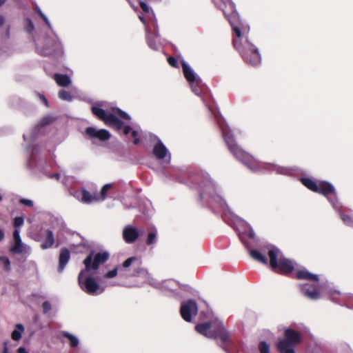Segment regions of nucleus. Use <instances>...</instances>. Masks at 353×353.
Returning a JSON list of instances; mask_svg holds the SVG:
<instances>
[{
  "label": "nucleus",
  "instance_id": "1",
  "mask_svg": "<svg viewBox=\"0 0 353 353\" xmlns=\"http://www.w3.org/2000/svg\"><path fill=\"white\" fill-rule=\"evenodd\" d=\"M195 330L208 338L219 339L221 341V347L224 350L230 339V333L223 323L220 321H214L199 323L195 326Z\"/></svg>",
  "mask_w": 353,
  "mask_h": 353
},
{
  "label": "nucleus",
  "instance_id": "2",
  "mask_svg": "<svg viewBox=\"0 0 353 353\" xmlns=\"http://www.w3.org/2000/svg\"><path fill=\"white\" fill-rule=\"evenodd\" d=\"M223 139L228 150L237 160L252 171L256 172L259 170L260 165L258 161L236 143L233 134L230 132H224Z\"/></svg>",
  "mask_w": 353,
  "mask_h": 353
},
{
  "label": "nucleus",
  "instance_id": "3",
  "mask_svg": "<svg viewBox=\"0 0 353 353\" xmlns=\"http://www.w3.org/2000/svg\"><path fill=\"white\" fill-rule=\"evenodd\" d=\"M268 254L270 258V266L274 272L289 276L295 270V262L285 257L276 247L270 246Z\"/></svg>",
  "mask_w": 353,
  "mask_h": 353
},
{
  "label": "nucleus",
  "instance_id": "4",
  "mask_svg": "<svg viewBox=\"0 0 353 353\" xmlns=\"http://www.w3.org/2000/svg\"><path fill=\"white\" fill-rule=\"evenodd\" d=\"M243 35L235 37L232 39L234 48L240 53L242 59L248 64L257 65L261 63V55L258 49L245 37L243 42Z\"/></svg>",
  "mask_w": 353,
  "mask_h": 353
},
{
  "label": "nucleus",
  "instance_id": "5",
  "mask_svg": "<svg viewBox=\"0 0 353 353\" xmlns=\"http://www.w3.org/2000/svg\"><path fill=\"white\" fill-rule=\"evenodd\" d=\"M213 1L215 6L223 12L225 17L232 26L234 34L236 37H240L241 22L234 3L231 0H213Z\"/></svg>",
  "mask_w": 353,
  "mask_h": 353
},
{
  "label": "nucleus",
  "instance_id": "6",
  "mask_svg": "<svg viewBox=\"0 0 353 353\" xmlns=\"http://www.w3.org/2000/svg\"><path fill=\"white\" fill-rule=\"evenodd\" d=\"M302 342V336L299 331L287 328L284 331V338L278 341L276 344L280 353H295L294 347Z\"/></svg>",
  "mask_w": 353,
  "mask_h": 353
},
{
  "label": "nucleus",
  "instance_id": "7",
  "mask_svg": "<svg viewBox=\"0 0 353 353\" xmlns=\"http://www.w3.org/2000/svg\"><path fill=\"white\" fill-rule=\"evenodd\" d=\"M91 112L96 117L103 121L105 124L114 128L117 130H120L123 128V122L118 119L114 114L106 113L99 106H92Z\"/></svg>",
  "mask_w": 353,
  "mask_h": 353
},
{
  "label": "nucleus",
  "instance_id": "8",
  "mask_svg": "<svg viewBox=\"0 0 353 353\" xmlns=\"http://www.w3.org/2000/svg\"><path fill=\"white\" fill-rule=\"evenodd\" d=\"M87 272L85 269L80 272L78 276V283L83 292L90 295H94L100 286L93 277L90 276H85Z\"/></svg>",
  "mask_w": 353,
  "mask_h": 353
},
{
  "label": "nucleus",
  "instance_id": "9",
  "mask_svg": "<svg viewBox=\"0 0 353 353\" xmlns=\"http://www.w3.org/2000/svg\"><path fill=\"white\" fill-rule=\"evenodd\" d=\"M109 257L110 254L106 251L98 252L94 257L93 252H91L83 262L85 265V270L90 271L91 270H98L99 265L105 263Z\"/></svg>",
  "mask_w": 353,
  "mask_h": 353
},
{
  "label": "nucleus",
  "instance_id": "10",
  "mask_svg": "<svg viewBox=\"0 0 353 353\" xmlns=\"http://www.w3.org/2000/svg\"><path fill=\"white\" fill-rule=\"evenodd\" d=\"M181 66L183 75L190 83L193 92L196 95H199L202 92L201 80L196 76L194 71L186 62L182 61Z\"/></svg>",
  "mask_w": 353,
  "mask_h": 353
},
{
  "label": "nucleus",
  "instance_id": "11",
  "mask_svg": "<svg viewBox=\"0 0 353 353\" xmlns=\"http://www.w3.org/2000/svg\"><path fill=\"white\" fill-rule=\"evenodd\" d=\"M198 312L197 304L194 300H188L187 302L182 303L180 308V314L181 317L187 322L192 321V315H196Z\"/></svg>",
  "mask_w": 353,
  "mask_h": 353
},
{
  "label": "nucleus",
  "instance_id": "12",
  "mask_svg": "<svg viewBox=\"0 0 353 353\" xmlns=\"http://www.w3.org/2000/svg\"><path fill=\"white\" fill-rule=\"evenodd\" d=\"M85 132L90 139H98L101 141H107L110 138V132L105 129L97 130L94 127H88Z\"/></svg>",
  "mask_w": 353,
  "mask_h": 353
},
{
  "label": "nucleus",
  "instance_id": "13",
  "mask_svg": "<svg viewBox=\"0 0 353 353\" xmlns=\"http://www.w3.org/2000/svg\"><path fill=\"white\" fill-rule=\"evenodd\" d=\"M301 292L305 296L312 300L319 299L321 296L319 287L317 285H303Z\"/></svg>",
  "mask_w": 353,
  "mask_h": 353
},
{
  "label": "nucleus",
  "instance_id": "14",
  "mask_svg": "<svg viewBox=\"0 0 353 353\" xmlns=\"http://www.w3.org/2000/svg\"><path fill=\"white\" fill-rule=\"evenodd\" d=\"M139 236V233L136 228L128 225L123 228V238L127 243H134Z\"/></svg>",
  "mask_w": 353,
  "mask_h": 353
},
{
  "label": "nucleus",
  "instance_id": "15",
  "mask_svg": "<svg viewBox=\"0 0 353 353\" xmlns=\"http://www.w3.org/2000/svg\"><path fill=\"white\" fill-rule=\"evenodd\" d=\"M206 195L209 196L212 201H222V199L219 196L215 195L214 186L210 183H207L205 185L204 190L199 192V200L202 201Z\"/></svg>",
  "mask_w": 353,
  "mask_h": 353
},
{
  "label": "nucleus",
  "instance_id": "16",
  "mask_svg": "<svg viewBox=\"0 0 353 353\" xmlns=\"http://www.w3.org/2000/svg\"><path fill=\"white\" fill-rule=\"evenodd\" d=\"M41 236L43 238V242L41 244L42 250H46L51 247L54 243V237L52 231L50 230H45L41 232Z\"/></svg>",
  "mask_w": 353,
  "mask_h": 353
},
{
  "label": "nucleus",
  "instance_id": "17",
  "mask_svg": "<svg viewBox=\"0 0 353 353\" xmlns=\"http://www.w3.org/2000/svg\"><path fill=\"white\" fill-rule=\"evenodd\" d=\"M70 252L66 248H61L59 256V266L58 271L59 272H63L67 263L70 261Z\"/></svg>",
  "mask_w": 353,
  "mask_h": 353
},
{
  "label": "nucleus",
  "instance_id": "18",
  "mask_svg": "<svg viewBox=\"0 0 353 353\" xmlns=\"http://www.w3.org/2000/svg\"><path fill=\"white\" fill-rule=\"evenodd\" d=\"M315 192L327 196L329 194H334L335 192V190L330 183L327 181H320L317 183V190L315 191Z\"/></svg>",
  "mask_w": 353,
  "mask_h": 353
},
{
  "label": "nucleus",
  "instance_id": "19",
  "mask_svg": "<svg viewBox=\"0 0 353 353\" xmlns=\"http://www.w3.org/2000/svg\"><path fill=\"white\" fill-rule=\"evenodd\" d=\"M153 154L157 159H163L168 153V150L161 140H158L153 148Z\"/></svg>",
  "mask_w": 353,
  "mask_h": 353
},
{
  "label": "nucleus",
  "instance_id": "20",
  "mask_svg": "<svg viewBox=\"0 0 353 353\" xmlns=\"http://www.w3.org/2000/svg\"><path fill=\"white\" fill-rule=\"evenodd\" d=\"M296 278L299 280H307L316 282L319 281V278L317 274H312L307 270H299L296 272Z\"/></svg>",
  "mask_w": 353,
  "mask_h": 353
},
{
  "label": "nucleus",
  "instance_id": "21",
  "mask_svg": "<svg viewBox=\"0 0 353 353\" xmlns=\"http://www.w3.org/2000/svg\"><path fill=\"white\" fill-rule=\"evenodd\" d=\"M249 254L250 256L255 260L262 264L268 265V260L267 257L263 254L261 252L257 250H250Z\"/></svg>",
  "mask_w": 353,
  "mask_h": 353
},
{
  "label": "nucleus",
  "instance_id": "22",
  "mask_svg": "<svg viewBox=\"0 0 353 353\" xmlns=\"http://www.w3.org/2000/svg\"><path fill=\"white\" fill-rule=\"evenodd\" d=\"M54 79L59 86L67 87L71 83V80L67 74H55Z\"/></svg>",
  "mask_w": 353,
  "mask_h": 353
},
{
  "label": "nucleus",
  "instance_id": "23",
  "mask_svg": "<svg viewBox=\"0 0 353 353\" xmlns=\"http://www.w3.org/2000/svg\"><path fill=\"white\" fill-rule=\"evenodd\" d=\"M81 201L83 203H90L92 202H96L99 201L97 195L95 194H91L86 190H81Z\"/></svg>",
  "mask_w": 353,
  "mask_h": 353
},
{
  "label": "nucleus",
  "instance_id": "24",
  "mask_svg": "<svg viewBox=\"0 0 353 353\" xmlns=\"http://www.w3.org/2000/svg\"><path fill=\"white\" fill-rule=\"evenodd\" d=\"M24 332V327L22 324H17L15 329L12 332L11 337L14 341H19L21 338L22 333Z\"/></svg>",
  "mask_w": 353,
  "mask_h": 353
},
{
  "label": "nucleus",
  "instance_id": "25",
  "mask_svg": "<svg viewBox=\"0 0 353 353\" xmlns=\"http://www.w3.org/2000/svg\"><path fill=\"white\" fill-rule=\"evenodd\" d=\"M301 181L310 190L314 192L317 190V183L313 179L310 178H302Z\"/></svg>",
  "mask_w": 353,
  "mask_h": 353
},
{
  "label": "nucleus",
  "instance_id": "26",
  "mask_svg": "<svg viewBox=\"0 0 353 353\" xmlns=\"http://www.w3.org/2000/svg\"><path fill=\"white\" fill-rule=\"evenodd\" d=\"M61 335L70 341V344L72 347H76L78 346L79 340L77 337L65 331H63L61 332Z\"/></svg>",
  "mask_w": 353,
  "mask_h": 353
},
{
  "label": "nucleus",
  "instance_id": "27",
  "mask_svg": "<svg viewBox=\"0 0 353 353\" xmlns=\"http://www.w3.org/2000/svg\"><path fill=\"white\" fill-rule=\"evenodd\" d=\"M14 245L11 248V251L13 253L21 254L23 252V245L22 243L21 240L19 241H15Z\"/></svg>",
  "mask_w": 353,
  "mask_h": 353
},
{
  "label": "nucleus",
  "instance_id": "28",
  "mask_svg": "<svg viewBox=\"0 0 353 353\" xmlns=\"http://www.w3.org/2000/svg\"><path fill=\"white\" fill-rule=\"evenodd\" d=\"M59 97L68 101H70L72 99V96L70 92L65 90H61L59 92Z\"/></svg>",
  "mask_w": 353,
  "mask_h": 353
},
{
  "label": "nucleus",
  "instance_id": "29",
  "mask_svg": "<svg viewBox=\"0 0 353 353\" xmlns=\"http://www.w3.org/2000/svg\"><path fill=\"white\" fill-rule=\"evenodd\" d=\"M157 232L156 230L148 233L147 239H146V244L150 245H152L154 243H155V241L157 240Z\"/></svg>",
  "mask_w": 353,
  "mask_h": 353
},
{
  "label": "nucleus",
  "instance_id": "30",
  "mask_svg": "<svg viewBox=\"0 0 353 353\" xmlns=\"http://www.w3.org/2000/svg\"><path fill=\"white\" fill-rule=\"evenodd\" d=\"M113 112L115 114L119 116L120 117H121L123 119H125L128 121L131 119L130 115H128L126 112H123V110H121L119 108L114 109Z\"/></svg>",
  "mask_w": 353,
  "mask_h": 353
},
{
  "label": "nucleus",
  "instance_id": "31",
  "mask_svg": "<svg viewBox=\"0 0 353 353\" xmlns=\"http://www.w3.org/2000/svg\"><path fill=\"white\" fill-rule=\"evenodd\" d=\"M259 349L260 353H269L270 352V346L265 341L260 342L259 345Z\"/></svg>",
  "mask_w": 353,
  "mask_h": 353
},
{
  "label": "nucleus",
  "instance_id": "32",
  "mask_svg": "<svg viewBox=\"0 0 353 353\" xmlns=\"http://www.w3.org/2000/svg\"><path fill=\"white\" fill-rule=\"evenodd\" d=\"M23 223L24 219L23 216H17L13 220V226L15 229H18V228L23 225Z\"/></svg>",
  "mask_w": 353,
  "mask_h": 353
},
{
  "label": "nucleus",
  "instance_id": "33",
  "mask_svg": "<svg viewBox=\"0 0 353 353\" xmlns=\"http://www.w3.org/2000/svg\"><path fill=\"white\" fill-rule=\"evenodd\" d=\"M139 261L138 258L135 256H132L128 259H127L123 263V268H128L130 267L134 262Z\"/></svg>",
  "mask_w": 353,
  "mask_h": 353
},
{
  "label": "nucleus",
  "instance_id": "34",
  "mask_svg": "<svg viewBox=\"0 0 353 353\" xmlns=\"http://www.w3.org/2000/svg\"><path fill=\"white\" fill-rule=\"evenodd\" d=\"M139 4L141 8V10L145 12L149 13L150 11H152L150 7L145 2L144 0H138Z\"/></svg>",
  "mask_w": 353,
  "mask_h": 353
},
{
  "label": "nucleus",
  "instance_id": "35",
  "mask_svg": "<svg viewBox=\"0 0 353 353\" xmlns=\"http://www.w3.org/2000/svg\"><path fill=\"white\" fill-rule=\"evenodd\" d=\"M111 188H112V185L109 184V183L105 184L102 187V188L101 190V192H100L101 197L102 200H103L105 198L107 192L109 190H110Z\"/></svg>",
  "mask_w": 353,
  "mask_h": 353
},
{
  "label": "nucleus",
  "instance_id": "36",
  "mask_svg": "<svg viewBox=\"0 0 353 353\" xmlns=\"http://www.w3.org/2000/svg\"><path fill=\"white\" fill-rule=\"evenodd\" d=\"M0 261L3 264V268L6 271H9L10 270V262L8 257L6 256H0Z\"/></svg>",
  "mask_w": 353,
  "mask_h": 353
},
{
  "label": "nucleus",
  "instance_id": "37",
  "mask_svg": "<svg viewBox=\"0 0 353 353\" xmlns=\"http://www.w3.org/2000/svg\"><path fill=\"white\" fill-rule=\"evenodd\" d=\"M147 270L143 268L138 267L134 270L133 274H132L134 276H138L140 275H145L147 274Z\"/></svg>",
  "mask_w": 353,
  "mask_h": 353
},
{
  "label": "nucleus",
  "instance_id": "38",
  "mask_svg": "<svg viewBox=\"0 0 353 353\" xmlns=\"http://www.w3.org/2000/svg\"><path fill=\"white\" fill-rule=\"evenodd\" d=\"M341 218L343 220V221L347 225H350L353 223V220L352 217L347 214H341Z\"/></svg>",
  "mask_w": 353,
  "mask_h": 353
},
{
  "label": "nucleus",
  "instance_id": "39",
  "mask_svg": "<svg viewBox=\"0 0 353 353\" xmlns=\"http://www.w3.org/2000/svg\"><path fill=\"white\" fill-rule=\"evenodd\" d=\"M37 12L38 15L43 19L45 23L48 26V27L51 28V24L50 21H48L46 16L41 12V10L39 9L38 10H37Z\"/></svg>",
  "mask_w": 353,
  "mask_h": 353
},
{
  "label": "nucleus",
  "instance_id": "40",
  "mask_svg": "<svg viewBox=\"0 0 353 353\" xmlns=\"http://www.w3.org/2000/svg\"><path fill=\"white\" fill-rule=\"evenodd\" d=\"M37 12L38 15L43 19L45 23L48 26V27L51 28V24L50 21H48L46 16L41 12V10L39 9L38 10H37Z\"/></svg>",
  "mask_w": 353,
  "mask_h": 353
},
{
  "label": "nucleus",
  "instance_id": "41",
  "mask_svg": "<svg viewBox=\"0 0 353 353\" xmlns=\"http://www.w3.org/2000/svg\"><path fill=\"white\" fill-rule=\"evenodd\" d=\"M42 309L43 314H47L52 309L50 303L48 301H44L42 304Z\"/></svg>",
  "mask_w": 353,
  "mask_h": 353
},
{
  "label": "nucleus",
  "instance_id": "42",
  "mask_svg": "<svg viewBox=\"0 0 353 353\" xmlns=\"http://www.w3.org/2000/svg\"><path fill=\"white\" fill-rule=\"evenodd\" d=\"M117 272H118V268L117 267V268H114L113 270L108 272L105 274V277L108 278V279L113 278L117 275Z\"/></svg>",
  "mask_w": 353,
  "mask_h": 353
},
{
  "label": "nucleus",
  "instance_id": "43",
  "mask_svg": "<svg viewBox=\"0 0 353 353\" xmlns=\"http://www.w3.org/2000/svg\"><path fill=\"white\" fill-rule=\"evenodd\" d=\"M27 22H28V23H27V26L26 27V30L28 33H30V32H32L34 30V24H33L32 21L30 19H27Z\"/></svg>",
  "mask_w": 353,
  "mask_h": 353
},
{
  "label": "nucleus",
  "instance_id": "44",
  "mask_svg": "<svg viewBox=\"0 0 353 353\" xmlns=\"http://www.w3.org/2000/svg\"><path fill=\"white\" fill-rule=\"evenodd\" d=\"M147 43L150 48H152L153 50L157 49L156 42L154 41V40L152 38L148 37H147Z\"/></svg>",
  "mask_w": 353,
  "mask_h": 353
},
{
  "label": "nucleus",
  "instance_id": "45",
  "mask_svg": "<svg viewBox=\"0 0 353 353\" xmlns=\"http://www.w3.org/2000/svg\"><path fill=\"white\" fill-rule=\"evenodd\" d=\"M168 62L172 67H174V68L179 67L177 60L173 57H169L168 58Z\"/></svg>",
  "mask_w": 353,
  "mask_h": 353
},
{
  "label": "nucleus",
  "instance_id": "46",
  "mask_svg": "<svg viewBox=\"0 0 353 353\" xmlns=\"http://www.w3.org/2000/svg\"><path fill=\"white\" fill-rule=\"evenodd\" d=\"M52 121H53V119L50 117H44V118L42 119V120L41 121V125L42 126H44V125H49V124H50L52 122Z\"/></svg>",
  "mask_w": 353,
  "mask_h": 353
},
{
  "label": "nucleus",
  "instance_id": "47",
  "mask_svg": "<svg viewBox=\"0 0 353 353\" xmlns=\"http://www.w3.org/2000/svg\"><path fill=\"white\" fill-rule=\"evenodd\" d=\"M20 232H19V229H14V232H13V239L14 240V242L15 241H21V237H20V234H19Z\"/></svg>",
  "mask_w": 353,
  "mask_h": 353
},
{
  "label": "nucleus",
  "instance_id": "48",
  "mask_svg": "<svg viewBox=\"0 0 353 353\" xmlns=\"http://www.w3.org/2000/svg\"><path fill=\"white\" fill-rule=\"evenodd\" d=\"M20 203L28 206V207H32L33 206V202L31 200L26 199H21L20 200Z\"/></svg>",
  "mask_w": 353,
  "mask_h": 353
},
{
  "label": "nucleus",
  "instance_id": "49",
  "mask_svg": "<svg viewBox=\"0 0 353 353\" xmlns=\"http://www.w3.org/2000/svg\"><path fill=\"white\" fill-rule=\"evenodd\" d=\"M54 53V52L51 50H46V49H43L41 51V54L43 55V56H50L52 55V54Z\"/></svg>",
  "mask_w": 353,
  "mask_h": 353
},
{
  "label": "nucleus",
  "instance_id": "50",
  "mask_svg": "<svg viewBox=\"0 0 353 353\" xmlns=\"http://www.w3.org/2000/svg\"><path fill=\"white\" fill-rule=\"evenodd\" d=\"M39 98L41 99V100L43 101V103L45 104L46 106H47V107L49 106L48 101L44 95L39 94Z\"/></svg>",
  "mask_w": 353,
  "mask_h": 353
},
{
  "label": "nucleus",
  "instance_id": "51",
  "mask_svg": "<svg viewBox=\"0 0 353 353\" xmlns=\"http://www.w3.org/2000/svg\"><path fill=\"white\" fill-rule=\"evenodd\" d=\"M131 130H132V129H131V127H130V126H129V125H126V126H125V127L123 128V134H125V135H126V134H129V133L130 132Z\"/></svg>",
  "mask_w": 353,
  "mask_h": 353
},
{
  "label": "nucleus",
  "instance_id": "52",
  "mask_svg": "<svg viewBox=\"0 0 353 353\" xmlns=\"http://www.w3.org/2000/svg\"><path fill=\"white\" fill-rule=\"evenodd\" d=\"M3 353H8V342L6 341L3 343Z\"/></svg>",
  "mask_w": 353,
  "mask_h": 353
},
{
  "label": "nucleus",
  "instance_id": "53",
  "mask_svg": "<svg viewBox=\"0 0 353 353\" xmlns=\"http://www.w3.org/2000/svg\"><path fill=\"white\" fill-rule=\"evenodd\" d=\"M6 19L3 15H0V28L5 23Z\"/></svg>",
  "mask_w": 353,
  "mask_h": 353
},
{
  "label": "nucleus",
  "instance_id": "54",
  "mask_svg": "<svg viewBox=\"0 0 353 353\" xmlns=\"http://www.w3.org/2000/svg\"><path fill=\"white\" fill-rule=\"evenodd\" d=\"M17 352L18 353H28L26 351V350L24 347H19L18 350H17Z\"/></svg>",
  "mask_w": 353,
  "mask_h": 353
},
{
  "label": "nucleus",
  "instance_id": "55",
  "mask_svg": "<svg viewBox=\"0 0 353 353\" xmlns=\"http://www.w3.org/2000/svg\"><path fill=\"white\" fill-rule=\"evenodd\" d=\"M138 135V132L137 130H132L131 131V136L133 138H137Z\"/></svg>",
  "mask_w": 353,
  "mask_h": 353
},
{
  "label": "nucleus",
  "instance_id": "56",
  "mask_svg": "<svg viewBox=\"0 0 353 353\" xmlns=\"http://www.w3.org/2000/svg\"><path fill=\"white\" fill-rule=\"evenodd\" d=\"M133 143L134 145H139L140 143V139L139 138H134Z\"/></svg>",
  "mask_w": 353,
  "mask_h": 353
},
{
  "label": "nucleus",
  "instance_id": "57",
  "mask_svg": "<svg viewBox=\"0 0 353 353\" xmlns=\"http://www.w3.org/2000/svg\"><path fill=\"white\" fill-rule=\"evenodd\" d=\"M4 238V232L0 228V241H1Z\"/></svg>",
  "mask_w": 353,
  "mask_h": 353
},
{
  "label": "nucleus",
  "instance_id": "58",
  "mask_svg": "<svg viewBox=\"0 0 353 353\" xmlns=\"http://www.w3.org/2000/svg\"><path fill=\"white\" fill-rule=\"evenodd\" d=\"M139 18L140 21H141L143 24H145L146 21H145V18H144L143 16L139 15Z\"/></svg>",
  "mask_w": 353,
  "mask_h": 353
},
{
  "label": "nucleus",
  "instance_id": "59",
  "mask_svg": "<svg viewBox=\"0 0 353 353\" xmlns=\"http://www.w3.org/2000/svg\"><path fill=\"white\" fill-rule=\"evenodd\" d=\"M7 0H0V7L2 6Z\"/></svg>",
  "mask_w": 353,
  "mask_h": 353
},
{
  "label": "nucleus",
  "instance_id": "60",
  "mask_svg": "<svg viewBox=\"0 0 353 353\" xmlns=\"http://www.w3.org/2000/svg\"><path fill=\"white\" fill-rule=\"evenodd\" d=\"M6 34H7V36H8V37H9V36H10V26H8V27L7 28Z\"/></svg>",
  "mask_w": 353,
  "mask_h": 353
},
{
  "label": "nucleus",
  "instance_id": "61",
  "mask_svg": "<svg viewBox=\"0 0 353 353\" xmlns=\"http://www.w3.org/2000/svg\"><path fill=\"white\" fill-rule=\"evenodd\" d=\"M254 232H251L249 234V236H250V238H253V237H254Z\"/></svg>",
  "mask_w": 353,
  "mask_h": 353
}]
</instances>
